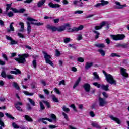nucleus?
<instances>
[{
    "instance_id": "1",
    "label": "nucleus",
    "mask_w": 129,
    "mask_h": 129,
    "mask_svg": "<svg viewBox=\"0 0 129 129\" xmlns=\"http://www.w3.org/2000/svg\"><path fill=\"white\" fill-rule=\"evenodd\" d=\"M102 72L106 77V80L107 82L110 83V84H114V85H116V81L113 79V77L110 74H107L105 71L103 70Z\"/></svg>"
},
{
    "instance_id": "2",
    "label": "nucleus",
    "mask_w": 129,
    "mask_h": 129,
    "mask_svg": "<svg viewBox=\"0 0 129 129\" xmlns=\"http://www.w3.org/2000/svg\"><path fill=\"white\" fill-rule=\"evenodd\" d=\"M29 56L28 54H18L19 58H15V60L19 64H25L26 58H28Z\"/></svg>"
},
{
    "instance_id": "3",
    "label": "nucleus",
    "mask_w": 129,
    "mask_h": 129,
    "mask_svg": "<svg viewBox=\"0 0 129 129\" xmlns=\"http://www.w3.org/2000/svg\"><path fill=\"white\" fill-rule=\"evenodd\" d=\"M43 54L44 55V59L46 64H49L50 66L54 67V63L51 61V59L52 56L48 54V53L45 51L43 52Z\"/></svg>"
},
{
    "instance_id": "4",
    "label": "nucleus",
    "mask_w": 129,
    "mask_h": 129,
    "mask_svg": "<svg viewBox=\"0 0 129 129\" xmlns=\"http://www.w3.org/2000/svg\"><path fill=\"white\" fill-rule=\"evenodd\" d=\"M93 85H94V86H96L97 88H102L103 90H105V91H108L109 90V89L108 88L109 87V85L108 84L107 85H100V84H98L97 82H94L93 83Z\"/></svg>"
},
{
    "instance_id": "5",
    "label": "nucleus",
    "mask_w": 129,
    "mask_h": 129,
    "mask_svg": "<svg viewBox=\"0 0 129 129\" xmlns=\"http://www.w3.org/2000/svg\"><path fill=\"white\" fill-rule=\"evenodd\" d=\"M84 26L83 25H80L78 27L69 28H68V32L69 33H74L83 30Z\"/></svg>"
},
{
    "instance_id": "6",
    "label": "nucleus",
    "mask_w": 129,
    "mask_h": 129,
    "mask_svg": "<svg viewBox=\"0 0 129 129\" xmlns=\"http://www.w3.org/2000/svg\"><path fill=\"white\" fill-rule=\"evenodd\" d=\"M27 21H29V22H31V24L32 25H34V26H43L44 25V23L42 22H38V23H35L34 22H38V20L32 18L31 17H28L27 18Z\"/></svg>"
},
{
    "instance_id": "7",
    "label": "nucleus",
    "mask_w": 129,
    "mask_h": 129,
    "mask_svg": "<svg viewBox=\"0 0 129 129\" xmlns=\"http://www.w3.org/2000/svg\"><path fill=\"white\" fill-rule=\"evenodd\" d=\"M6 39L7 40V41H10V45H18L19 44V42L18 41L14 40L11 37H10L8 35H6Z\"/></svg>"
},
{
    "instance_id": "8",
    "label": "nucleus",
    "mask_w": 129,
    "mask_h": 129,
    "mask_svg": "<svg viewBox=\"0 0 129 129\" xmlns=\"http://www.w3.org/2000/svg\"><path fill=\"white\" fill-rule=\"evenodd\" d=\"M107 104V102L105 100V99L100 97L99 98V105L101 107H103Z\"/></svg>"
},
{
    "instance_id": "9",
    "label": "nucleus",
    "mask_w": 129,
    "mask_h": 129,
    "mask_svg": "<svg viewBox=\"0 0 129 129\" xmlns=\"http://www.w3.org/2000/svg\"><path fill=\"white\" fill-rule=\"evenodd\" d=\"M14 22H12L9 26V28H8L7 29V32L8 33H11V32H14V31H15V28H14V26H13L14 25Z\"/></svg>"
},
{
    "instance_id": "10",
    "label": "nucleus",
    "mask_w": 129,
    "mask_h": 129,
    "mask_svg": "<svg viewBox=\"0 0 129 129\" xmlns=\"http://www.w3.org/2000/svg\"><path fill=\"white\" fill-rule=\"evenodd\" d=\"M120 72L121 75H122V76L124 77H128V74L126 73V70L125 69L121 68Z\"/></svg>"
},
{
    "instance_id": "11",
    "label": "nucleus",
    "mask_w": 129,
    "mask_h": 129,
    "mask_svg": "<svg viewBox=\"0 0 129 129\" xmlns=\"http://www.w3.org/2000/svg\"><path fill=\"white\" fill-rule=\"evenodd\" d=\"M115 4L117 6L116 9L120 10L121 9H123L124 7H126V4L120 5V3L118 1L115 2Z\"/></svg>"
},
{
    "instance_id": "12",
    "label": "nucleus",
    "mask_w": 129,
    "mask_h": 129,
    "mask_svg": "<svg viewBox=\"0 0 129 129\" xmlns=\"http://www.w3.org/2000/svg\"><path fill=\"white\" fill-rule=\"evenodd\" d=\"M49 7H50V8H52L53 9H56V8H60L61 7V5L58 4H53V3L50 2L48 4Z\"/></svg>"
},
{
    "instance_id": "13",
    "label": "nucleus",
    "mask_w": 129,
    "mask_h": 129,
    "mask_svg": "<svg viewBox=\"0 0 129 129\" xmlns=\"http://www.w3.org/2000/svg\"><path fill=\"white\" fill-rule=\"evenodd\" d=\"M83 87L86 92H89L90 91V84L88 83H85L84 84Z\"/></svg>"
},
{
    "instance_id": "14",
    "label": "nucleus",
    "mask_w": 129,
    "mask_h": 129,
    "mask_svg": "<svg viewBox=\"0 0 129 129\" xmlns=\"http://www.w3.org/2000/svg\"><path fill=\"white\" fill-rule=\"evenodd\" d=\"M109 117H110L112 120H113L114 121L117 122L118 124H120V120H119L118 118L114 117L113 115H110L109 116Z\"/></svg>"
},
{
    "instance_id": "15",
    "label": "nucleus",
    "mask_w": 129,
    "mask_h": 129,
    "mask_svg": "<svg viewBox=\"0 0 129 129\" xmlns=\"http://www.w3.org/2000/svg\"><path fill=\"white\" fill-rule=\"evenodd\" d=\"M47 29L48 30H51L52 32H56V31H57L58 30V28L50 25L47 26Z\"/></svg>"
},
{
    "instance_id": "16",
    "label": "nucleus",
    "mask_w": 129,
    "mask_h": 129,
    "mask_svg": "<svg viewBox=\"0 0 129 129\" xmlns=\"http://www.w3.org/2000/svg\"><path fill=\"white\" fill-rule=\"evenodd\" d=\"M106 22L105 21L102 22L100 24V26H95V30H100L103 27V26H105Z\"/></svg>"
},
{
    "instance_id": "17",
    "label": "nucleus",
    "mask_w": 129,
    "mask_h": 129,
    "mask_svg": "<svg viewBox=\"0 0 129 129\" xmlns=\"http://www.w3.org/2000/svg\"><path fill=\"white\" fill-rule=\"evenodd\" d=\"M81 81V77H79L75 82L73 86V88L75 89L76 87H77V86H78V85H79V83H80Z\"/></svg>"
},
{
    "instance_id": "18",
    "label": "nucleus",
    "mask_w": 129,
    "mask_h": 129,
    "mask_svg": "<svg viewBox=\"0 0 129 129\" xmlns=\"http://www.w3.org/2000/svg\"><path fill=\"white\" fill-rule=\"evenodd\" d=\"M92 66H93V62H87L86 63V65L85 66V69H86V70H88L89 68H91Z\"/></svg>"
},
{
    "instance_id": "19",
    "label": "nucleus",
    "mask_w": 129,
    "mask_h": 129,
    "mask_svg": "<svg viewBox=\"0 0 129 129\" xmlns=\"http://www.w3.org/2000/svg\"><path fill=\"white\" fill-rule=\"evenodd\" d=\"M14 70L15 71H11L10 72V73L11 74H22V72L20 71V70L18 69H14Z\"/></svg>"
},
{
    "instance_id": "20",
    "label": "nucleus",
    "mask_w": 129,
    "mask_h": 129,
    "mask_svg": "<svg viewBox=\"0 0 129 129\" xmlns=\"http://www.w3.org/2000/svg\"><path fill=\"white\" fill-rule=\"evenodd\" d=\"M12 86L16 88L17 90H21V89L20 88V86H19V84H18V83L13 82L12 84Z\"/></svg>"
},
{
    "instance_id": "21",
    "label": "nucleus",
    "mask_w": 129,
    "mask_h": 129,
    "mask_svg": "<svg viewBox=\"0 0 129 129\" xmlns=\"http://www.w3.org/2000/svg\"><path fill=\"white\" fill-rule=\"evenodd\" d=\"M27 25V33L30 34L31 31L32 30V27H31V23L29 22H26Z\"/></svg>"
},
{
    "instance_id": "22",
    "label": "nucleus",
    "mask_w": 129,
    "mask_h": 129,
    "mask_svg": "<svg viewBox=\"0 0 129 129\" xmlns=\"http://www.w3.org/2000/svg\"><path fill=\"white\" fill-rule=\"evenodd\" d=\"M45 3H46V0H41L37 3V7L38 8H41L42 6H44Z\"/></svg>"
},
{
    "instance_id": "23",
    "label": "nucleus",
    "mask_w": 129,
    "mask_h": 129,
    "mask_svg": "<svg viewBox=\"0 0 129 129\" xmlns=\"http://www.w3.org/2000/svg\"><path fill=\"white\" fill-rule=\"evenodd\" d=\"M24 118L27 120V121H29V122H33V119H32V118L30 117V116H29V115H25L24 116Z\"/></svg>"
},
{
    "instance_id": "24",
    "label": "nucleus",
    "mask_w": 129,
    "mask_h": 129,
    "mask_svg": "<svg viewBox=\"0 0 129 129\" xmlns=\"http://www.w3.org/2000/svg\"><path fill=\"white\" fill-rule=\"evenodd\" d=\"M91 125L93 127H96V128H98V129L101 128V127L99 126V125H98L96 122H92L91 123Z\"/></svg>"
},
{
    "instance_id": "25",
    "label": "nucleus",
    "mask_w": 129,
    "mask_h": 129,
    "mask_svg": "<svg viewBox=\"0 0 129 129\" xmlns=\"http://www.w3.org/2000/svg\"><path fill=\"white\" fill-rule=\"evenodd\" d=\"M93 75H94V79H96L97 80H100V78L98 74H97V72L93 73Z\"/></svg>"
},
{
    "instance_id": "26",
    "label": "nucleus",
    "mask_w": 129,
    "mask_h": 129,
    "mask_svg": "<svg viewBox=\"0 0 129 129\" xmlns=\"http://www.w3.org/2000/svg\"><path fill=\"white\" fill-rule=\"evenodd\" d=\"M98 52L100 53V54L102 57H104V56H105V51L103 50V49H98Z\"/></svg>"
},
{
    "instance_id": "27",
    "label": "nucleus",
    "mask_w": 129,
    "mask_h": 129,
    "mask_svg": "<svg viewBox=\"0 0 129 129\" xmlns=\"http://www.w3.org/2000/svg\"><path fill=\"white\" fill-rule=\"evenodd\" d=\"M93 33H94L95 34H96L95 36V39H96V40H97V39L99 38V35H100V33H99V32H98L96 30L93 31Z\"/></svg>"
},
{
    "instance_id": "28",
    "label": "nucleus",
    "mask_w": 129,
    "mask_h": 129,
    "mask_svg": "<svg viewBox=\"0 0 129 129\" xmlns=\"http://www.w3.org/2000/svg\"><path fill=\"white\" fill-rule=\"evenodd\" d=\"M101 5L102 7H104V6H106V5H108V1H104V0H100Z\"/></svg>"
},
{
    "instance_id": "29",
    "label": "nucleus",
    "mask_w": 129,
    "mask_h": 129,
    "mask_svg": "<svg viewBox=\"0 0 129 129\" xmlns=\"http://www.w3.org/2000/svg\"><path fill=\"white\" fill-rule=\"evenodd\" d=\"M27 100L29 101L30 103L32 105V106H36V103L35 101L33 100V99L31 98H28Z\"/></svg>"
},
{
    "instance_id": "30",
    "label": "nucleus",
    "mask_w": 129,
    "mask_h": 129,
    "mask_svg": "<svg viewBox=\"0 0 129 129\" xmlns=\"http://www.w3.org/2000/svg\"><path fill=\"white\" fill-rule=\"evenodd\" d=\"M42 102L44 103V104H45L47 108H50L51 107V105L50 104V102H48V101L43 100Z\"/></svg>"
},
{
    "instance_id": "31",
    "label": "nucleus",
    "mask_w": 129,
    "mask_h": 129,
    "mask_svg": "<svg viewBox=\"0 0 129 129\" xmlns=\"http://www.w3.org/2000/svg\"><path fill=\"white\" fill-rule=\"evenodd\" d=\"M65 29H66V27H65V26H60L58 28H57V31L58 32H63V31H65Z\"/></svg>"
},
{
    "instance_id": "32",
    "label": "nucleus",
    "mask_w": 129,
    "mask_h": 129,
    "mask_svg": "<svg viewBox=\"0 0 129 129\" xmlns=\"http://www.w3.org/2000/svg\"><path fill=\"white\" fill-rule=\"evenodd\" d=\"M62 110L64 112H66V113H68V112L70 111V109L69 108L66 107V106H63Z\"/></svg>"
},
{
    "instance_id": "33",
    "label": "nucleus",
    "mask_w": 129,
    "mask_h": 129,
    "mask_svg": "<svg viewBox=\"0 0 129 129\" xmlns=\"http://www.w3.org/2000/svg\"><path fill=\"white\" fill-rule=\"evenodd\" d=\"M95 46L97 47V48H104L105 46L104 45V44L101 43V44H95Z\"/></svg>"
},
{
    "instance_id": "34",
    "label": "nucleus",
    "mask_w": 129,
    "mask_h": 129,
    "mask_svg": "<svg viewBox=\"0 0 129 129\" xmlns=\"http://www.w3.org/2000/svg\"><path fill=\"white\" fill-rule=\"evenodd\" d=\"M52 99L54 102H59V100L54 95H51Z\"/></svg>"
},
{
    "instance_id": "35",
    "label": "nucleus",
    "mask_w": 129,
    "mask_h": 129,
    "mask_svg": "<svg viewBox=\"0 0 129 129\" xmlns=\"http://www.w3.org/2000/svg\"><path fill=\"white\" fill-rule=\"evenodd\" d=\"M118 40H123L125 38V35L124 34H118Z\"/></svg>"
},
{
    "instance_id": "36",
    "label": "nucleus",
    "mask_w": 129,
    "mask_h": 129,
    "mask_svg": "<svg viewBox=\"0 0 129 129\" xmlns=\"http://www.w3.org/2000/svg\"><path fill=\"white\" fill-rule=\"evenodd\" d=\"M111 38L113 39L114 41H119L118 35H111Z\"/></svg>"
},
{
    "instance_id": "37",
    "label": "nucleus",
    "mask_w": 129,
    "mask_h": 129,
    "mask_svg": "<svg viewBox=\"0 0 129 129\" xmlns=\"http://www.w3.org/2000/svg\"><path fill=\"white\" fill-rule=\"evenodd\" d=\"M23 93H24L25 95H28L29 96H33V95H34V93H30L28 91H23Z\"/></svg>"
},
{
    "instance_id": "38",
    "label": "nucleus",
    "mask_w": 129,
    "mask_h": 129,
    "mask_svg": "<svg viewBox=\"0 0 129 129\" xmlns=\"http://www.w3.org/2000/svg\"><path fill=\"white\" fill-rule=\"evenodd\" d=\"M11 7H12V3L6 4V12H7L9 11V10H10V9L11 10V9L12 8H11Z\"/></svg>"
},
{
    "instance_id": "39",
    "label": "nucleus",
    "mask_w": 129,
    "mask_h": 129,
    "mask_svg": "<svg viewBox=\"0 0 129 129\" xmlns=\"http://www.w3.org/2000/svg\"><path fill=\"white\" fill-rule=\"evenodd\" d=\"M5 115H6V116H7V117H8V118H10L11 119H15V117H13V116H12V115L8 113H5Z\"/></svg>"
},
{
    "instance_id": "40",
    "label": "nucleus",
    "mask_w": 129,
    "mask_h": 129,
    "mask_svg": "<svg viewBox=\"0 0 129 129\" xmlns=\"http://www.w3.org/2000/svg\"><path fill=\"white\" fill-rule=\"evenodd\" d=\"M12 126L14 127V128H20V126L18 125L16 122H13L12 123Z\"/></svg>"
},
{
    "instance_id": "41",
    "label": "nucleus",
    "mask_w": 129,
    "mask_h": 129,
    "mask_svg": "<svg viewBox=\"0 0 129 129\" xmlns=\"http://www.w3.org/2000/svg\"><path fill=\"white\" fill-rule=\"evenodd\" d=\"M40 120H48V121H49V122H53V120L52 119H49L48 118H40Z\"/></svg>"
},
{
    "instance_id": "42",
    "label": "nucleus",
    "mask_w": 129,
    "mask_h": 129,
    "mask_svg": "<svg viewBox=\"0 0 129 129\" xmlns=\"http://www.w3.org/2000/svg\"><path fill=\"white\" fill-rule=\"evenodd\" d=\"M1 76L3 78H7V74H6V71H3L1 73Z\"/></svg>"
},
{
    "instance_id": "43",
    "label": "nucleus",
    "mask_w": 129,
    "mask_h": 129,
    "mask_svg": "<svg viewBox=\"0 0 129 129\" xmlns=\"http://www.w3.org/2000/svg\"><path fill=\"white\" fill-rule=\"evenodd\" d=\"M39 104L40 105V110H44L45 109V106L42 102H40Z\"/></svg>"
},
{
    "instance_id": "44",
    "label": "nucleus",
    "mask_w": 129,
    "mask_h": 129,
    "mask_svg": "<svg viewBox=\"0 0 129 129\" xmlns=\"http://www.w3.org/2000/svg\"><path fill=\"white\" fill-rule=\"evenodd\" d=\"M62 115H63L65 119L67 120V121H69V118H68L67 114L65 113V112H62Z\"/></svg>"
},
{
    "instance_id": "45",
    "label": "nucleus",
    "mask_w": 129,
    "mask_h": 129,
    "mask_svg": "<svg viewBox=\"0 0 129 129\" xmlns=\"http://www.w3.org/2000/svg\"><path fill=\"white\" fill-rule=\"evenodd\" d=\"M110 57H120V55L117 54V53H113L110 55Z\"/></svg>"
},
{
    "instance_id": "46",
    "label": "nucleus",
    "mask_w": 129,
    "mask_h": 129,
    "mask_svg": "<svg viewBox=\"0 0 129 129\" xmlns=\"http://www.w3.org/2000/svg\"><path fill=\"white\" fill-rule=\"evenodd\" d=\"M51 118L53 119V120L55 122H56V120H57V118L56 117V115L54 114H52L51 115Z\"/></svg>"
},
{
    "instance_id": "47",
    "label": "nucleus",
    "mask_w": 129,
    "mask_h": 129,
    "mask_svg": "<svg viewBox=\"0 0 129 129\" xmlns=\"http://www.w3.org/2000/svg\"><path fill=\"white\" fill-rule=\"evenodd\" d=\"M32 64H33L34 68H35V69H36V68H37V60H34L32 62Z\"/></svg>"
},
{
    "instance_id": "48",
    "label": "nucleus",
    "mask_w": 129,
    "mask_h": 129,
    "mask_svg": "<svg viewBox=\"0 0 129 129\" xmlns=\"http://www.w3.org/2000/svg\"><path fill=\"white\" fill-rule=\"evenodd\" d=\"M94 16H95V14H89L85 16V19H89L90 18H92V17H94Z\"/></svg>"
},
{
    "instance_id": "49",
    "label": "nucleus",
    "mask_w": 129,
    "mask_h": 129,
    "mask_svg": "<svg viewBox=\"0 0 129 129\" xmlns=\"http://www.w3.org/2000/svg\"><path fill=\"white\" fill-rule=\"evenodd\" d=\"M78 62H80L81 63H83L84 62V59L82 57H79L77 59Z\"/></svg>"
},
{
    "instance_id": "50",
    "label": "nucleus",
    "mask_w": 129,
    "mask_h": 129,
    "mask_svg": "<svg viewBox=\"0 0 129 129\" xmlns=\"http://www.w3.org/2000/svg\"><path fill=\"white\" fill-rule=\"evenodd\" d=\"M64 43L67 44L70 42V38H66L63 40Z\"/></svg>"
},
{
    "instance_id": "51",
    "label": "nucleus",
    "mask_w": 129,
    "mask_h": 129,
    "mask_svg": "<svg viewBox=\"0 0 129 129\" xmlns=\"http://www.w3.org/2000/svg\"><path fill=\"white\" fill-rule=\"evenodd\" d=\"M128 47V43L123 44L121 45V48H123L124 49H126Z\"/></svg>"
},
{
    "instance_id": "52",
    "label": "nucleus",
    "mask_w": 129,
    "mask_h": 129,
    "mask_svg": "<svg viewBox=\"0 0 129 129\" xmlns=\"http://www.w3.org/2000/svg\"><path fill=\"white\" fill-rule=\"evenodd\" d=\"M15 106H19V105H23V103L22 102H17L14 104Z\"/></svg>"
},
{
    "instance_id": "53",
    "label": "nucleus",
    "mask_w": 129,
    "mask_h": 129,
    "mask_svg": "<svg viewBox=\"0 0 129 129\" xmlns=\"http://www.w3.org/2000/svg\"><path fill=\"white\" fill-rule=\"evenodd\" d=\"M54 90H55V91L56 93H57V94H59V95L61 94V92L57 88H54Z\"/></svg>"
},
{
    "instance_id": "54",
    "label": "nucleus",
    "mask_w": 129,
    "mask_h": 129,
    "mask_svg": "<svg viewBox=\"0 0 129 129\" xmlns=\"http://www.w3.org/2000/svg\"><path fill=\"white\" fill-rule=\"evenodd\" d=\"M89 115L91 117H94V116H95V114H94L93 111H91L89 112Z\"/></svg>"
},
{
    "instance_id": "55",
    "label": "nucleus",
    "mask_w": 129,
    "mask_h": 129,
    "mask_svg": "<svg viewBox=\"0 0 129 129\" xmlns=\"http://www.w3.org/2000/svg\"><path fill=\"white\" fill-rule=\"evenodd\" d=\"M55 54L56 57H59L61 55V53L60 52V51H59V50H58V49L56 50Z\"/></svg>"
},
{
    "instance_id": "56",
    "label": "nucleus",
    "mask_w": 129,
    "mask_h": 129,
    "mask_svg": "<svg viewBox=\"0 0 129 129\" xmlns=\"http://www.w3.org/2000/svg\"><path fill=\"white\" fill-rule=\"evenodd\" d=\"M83 11L82 10H77L74 12V14H83Z\"/></svg>"
},
{
    "instance_id": "57",
    "label": "nucleus",
    "mask_w": 129,
    "mask_h": 129,
    "mask_svg": "<svg viewBox=\"0 0 129 129\" xmlns=\"http://www.w3.org/2000/svg\"><path fill=\"white\" fill-rule=\"evenodd\" d=\"M26 106L28 110H31L32 109V107L31 106V105L29 103H27L26 104Z\"/></svg>"
},
{
    "instance_id": "58",
    "label": "nucleus",
    "mask_w": 129,
    "mask_h": 129,
    "mask_svg": "<svg viewBox=\"0 0 129 129\" xmlns=\"http://www.w3.org/2000/svg\"><path fill=\"white\" fill-rule=\"evenodd\" d=\"M11 10L14 12V13H19V10L16 8H11Z\"/></svg>"
},
{
    "instance_id": "59",
    "label": "nucleus",
    "mask_w": 129,
    "mask_h": 129,
    "mask_svg": "<svg viewBox=\"0 0 129 129\" xmlns=\"http://www.w3.org/2000/svg\"><path fill=\"white\" fill-rule=\"evenodd\" d=\"M8 79H14V76L12 75H7V77Z\"/></svg>"
},
{
    "instance_id": "60",
    "label": "nucleus",
    "mask_w": 129,
    "mask_h": 129,
    "mask_svg": "<svg viewBox=\"0 0 129 129\" xmlns=\"http://www.w3.org/2000/svg\"><path fill=\"white\" fill-rule=\"evenodd\" d=\"M102 95H103L104 97H105V98H107L108 97V94H107V93H106V92H103Z\"/></svg>"
},
{
    "instance_id": "61",
    "label": "nucleus",
    "mask_w": 129,
    "mask_h": 129,
    "mask_svg": "<svg viewBox=\"0 0 129 129\" xmlns=\"http://www.w3.org/2000/svg\"><path fill=\"white\" fill-rule=\"evenodd\" d=\"M18 36H19V38H22V39L25 38V36H24V35H23L22 33H18Z\"/></svg>"
},
{
    "instance_id": "62",
    "label": "nucleus",
    "mask_w": 129,
    "mask_h": 129,
    "mask_svg": "<svg viewBox=\"0 0 129 129\" xmlns=\"http://www.w3.org/2000/svg\"><path fill=\"white\" fill-rule=\"evenodd\" d=\"M15 108L17 109L19 111H23V109H22V108L20 106H15Z\"/></svg>"
},
{
    "instance_id": "63",
    "label": "nucleus",
    "mask_w": 129,
    "mask_h": 129,
    "mask_svg": "<svg viewBox=\"0 0 129 129\" xmlns=\"http://www.w3.org/2000/svg\"><path fill=\"white\" fill-rule=\"evenodd\" d=\"M62 85H65V80H63L60 81L58 84L59 85H62Z\"/></svg>"
},
{
    "instance_id": "64",
    "label": "nucleus",
    "mask_w": 129,
    "mask_h": 129,
    "mask_svg": "<svg viewBox=\"0 0 129 129\" xmlns=\"http://www.w3.org/2000/svg\"><path fill=\"white\" fill-rule=\"evenodd\" d=\"M2 57L3 58H4V59L6 60V61H8V57L7 56V55L5 54H2Z\"/></svg>"
}]
</instances>
